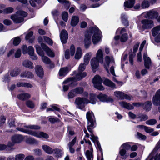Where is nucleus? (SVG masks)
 Masks as SVG:
<instances>
[{
    "mask_svg": "<svg viewBox=\"0 0 160 160\" xmlns=\"http://www.w3.org/2000/svg\"><path fill=\"white\" fill-rule=\"evenodd\" d=\"M87 65L84 63H81L78 67V71L79 72L83 71L85 69L86 66Z\"/></svg>",
    "mask_w": 160,
    "mask_h": 160,
    "instance_id": "obj_52",
    "label": "nucleus"
},
{
    "mask_svg": "<svg viewBox=\"0 0 160 160\" xmlns=\"http://www.w3.org/2000/svg\"><path fill=\"white\" fill-rule=\"evenodd\" d=\"M26 104L27 106L30 108H33L34 107V105L33 102L30 100L27 101Z\"/></svg>",
    "mask_w": 160,
    "mask_h": 160,
    "instance_id": "obj_59",
    "label": "nucleus"
},
{
    "mask_svg": "<svg viewBox=\"0 0 160 160\" xmlns=\"http://www.w3.org/2000/svg\"><path fill=\"white\" fill-rule=\"evenodd\" d=\"M76 141V138L75 137L74 139L68 144V147H72L75 144Z\"/></svg>",
    "mask_w": 160,
    "mask_h": 160,
    "instance_id": "obj_62",
    "label": "nucleus"
},
{
    "mask_svg": "<svg viewBox=\"0 0 160 160\" xmlns=\"http://www.w3.org/2000/svg\"><path fill=\"white\" fill-rule=\"evenodd\" d=\"M114 94L116 97L121 99H126L131 100L132 98V96H129L120 91H115L114 92Z\"/></svg>",
    "mask_w": 160,
    "mask_h": 160,
    "instance_id": "obj_9",
    "label": "nucleus"
},
{
    "mask_svg": "<svg viewBox=\"0 0 160 160\" xmlns=\"http://www.w3.org/2000/svg\"><path fill=\"white\" fill-rule=\"evenodd\" d=\"M6 50V48L5 47H2L0 48V55L3 54Z\"/></svg>",
    "mask_w": 160,
    "mask_h": 160,
    "instance_id": "obj_64",
    "label": "nucleus"
},
{
    "mask_svg": "<svg viewBox=\"0 0 160 160\" xmlns=\"http://www.w3.org/2000/svg\"><path fill=\"white\" fill-rule=\"evenodd\" d=\"M158 13L154 11H150L147 13V18L151 19H154L157 18L158 16Z\"/></svg>",
    "mask_w": 160,
    "mask_h": 160,
    "instance_id": "obj_21",
    "label": "nucleus"
},
{
    "mask_svg": "<svg viewBox=\"0 0 160 160\" xmlns=\"http://www.w3.org/2000/svg\"><path fill=\"white\" fill-rule=\"evenodd\" d=\"M33 152L35 155L38 156L41 155L42 154V150L38 148L34 149L33 150Z\"/></svg>",
    "mask_w": 160,
    "mask_h": 160,
    "instance_id": "obj_57",
    "label": "nucleus"
},
{
    "mask_svg": "<svg viewBox=\"0 0 160 160\" xmlns=\"http://www.w3.org/2000/svg\"><path fill=\"white\" fill-rule=\"evenodd\" d=\"M27 52L29 55L34 54V49L32 46H29Z\"/></svg>",
    "mask_w": 160,
    "mask_h": 160,
    "instance_id": "obj_55",
    "label": "nucleus"
},
{
    "mask_svg": "<svg viewBox=\"0 0 160 160\" xmlns=\"http://www.w3.org/2000/svg\"><path fill=\"white\" fill-rule=\"evenodd\" d=\"M96 59L100 62L102 63L103 60V52L101 49H99L96 53V57L95 58Z\"/></svg>",
    "mask_w": 160,
    "mask_h": 160,
    "instance_id": "obj_18",
    "label": "nucleus"
},
{
    "mask_svg": "<svg viewBox=\"0 0 160 160\" xmlns=\"http://www.w3.org/2000/svg\"><path fill=\"white\" fill-rule=\"evenodd\" d=\"M97 97L98 98L100 101L102 102H112L113 99L110 97H108L105 94L101 93L97 96Z\"/></svg>",
    "mask_w": 160,
    "mask_h": 160,
    "instance_id": "obj_13",
    "label": "nucleus"
},
{
    "mask_svg": "<svg viewBox=\"0 0 160 160\" xmlns=\"http://www.w3.org/2000/svg\"><path fill=\"white\" fill-rule=\"evenodd\" d=\"M121 18L122 22L124 25L126 26H128V23L126 16L125 14H122L121 15Z\"/></svg>",
    "mask_w": 160,
    "mask_h": 160,
    "instance_id": "obj_39",
    "label": "nucleus"
},
{
    "mask_svg": "<svg viewBox=\"0 0 160 160\" xmlns=\"http://www.w3.org/2000/svg\"><path fill=\"white\" fill-rule=\"evenodd\" d=\"M70 53L72 56H73L75 52V48L73 45H72L70 48Z\"/></svg>",
    "mask_w": 160,
    "mask_h": 160,
    "instance_id": "obj_61",
    "label": "nucleus"
},
{
    "mask_svg": "<svg viewBox=\"0 0 160 160\" xmlns=\"http://www.w3.org/2000/svg\"><path fill=\"white\" fill-rule=\"evenodd\" d=\"M70 70V68L68 67L61 68L59 72V76H65L68 72Z\"/></svg>",
    "mask_w": 160,
    "mask_h": 160,
    "instance_id": "obj_19",
    "label": "nucleus"
},
{
    "mask_svg": "<svg viewBox=\"0 0 160 160\" xmlns=\"http://www.w3.org/2000/svg\"><path fill=\"white\" fill-rule=\"evenodd\" d=\"M89 102V100L85 98H77L75 101V103L77 108L82 109L85 107V104Z\"/></svg>",
    "mask_w": 160,
    "mask_h": 160,
    "instance_id": "obj_6",
    "label": "nucleus"
},
{
    "mask_svg": "<svg viewBox=\"0 0 160 160\" xmlns=\"http://www.w3.org/2000/svg\"><path fill=\"white\" fill-rule=\"evenodd\" d=\"M144 108L147 111L150 110L152 106V103L151 101H148L145 102L144 104Z\"/></svg>",
    "mask_w": 160,
    "mask_h": 160,
    "instance_id": "obj_34",
    "label": "nucleus"
},
{
    "mask_svg": "<svg viewBox=\"0 0 160 160\" xmlns=\"http://www.w3.org/2000/svg\"><path fill=\"white\" fill-rule=\"evenodd\" d=\"M23 136L20 134H16L12 138V140L14 143H19L22 142L23 139Z\"/></svg>",
    "mask_w": 160,
    "mask_h": 160,
    "instance_id": "obj_15",
    "label": "nucleus"
},
{
    "mask_svg": "<svg viewBox=\"0 0 160 160\" xmlns=\"http://www.w3.org/2000/svg\"><path fill=\"white\" fill-rule=\"evenodd\" d=\"M94 87L100 90H103L104 88L102 85V81L100 77L98 75L95 76L92 81Z\"/></svg>",
    "mask_w": 160,
    "mask_h": 160,
    "instance_id": "obj_5",
    "label": "nucleus"
},
{
    "mask_svg": "<svg viewBox=\"0 0 160 160\" xmlns=\"http://www.w3.org/2000/svg\"><path fill=\"white\" fill-rule=\"evenodd\" d=\"M92 33L93 34L92 37V41L94 44H97L101 39V32L99 29L96 27L92 28L91 32H88L85 33L84 43L85 47L87 49L91 44V38Z\"/></svg>",
    "mask_w": 160,
    "mask_h": 160,
    "instance_id": "obj_1",
    "label": "nucleus"
},
{
    "mask_svg": "<svg viewBox=\"0 0 160 160\" xmlns=\"http://www.w3.org/2000/svg\"><path fill=\"white\" fill-rule=\"evenodd\" d=\"M54 152L55 156L57 157H61L62 155L61 150L59 148H55L53 149V152Z\"/></svg>",
    "mask_w": 160,
    "mask_h": 160,
    "instance_id": "obj_42",
    "label": "nucleus"
},
{
    "mask_svg": "<svg viewBox=\"0 0 160 160\" xmlns=\"http://www.w3.org/2000/svg\"><path fill=\"white\" fill-rule=\"evenodd\" d=\"M20 72L21 70L19 68H15L10 71V75L12 77H16L19 75Z\"/></svg>",
    "mask_w": 160,
    "mask_h": 160,
    "instance_id": "obj_27",
    "label": "nucleus"
},
{
    "mask_svg": "<svg viewBox=\"0 0 160 160\" xmlns=\"http://www.w3.org/2000/svg\"><path fill=\"white\" fill-rule=\"evenodd\" d=\"M143 58L144 61V65L145 68L149 69L150 66L151 65V61L150 58L147 56V53H144L143 55Z\"/></svg>",
    "mask_w": 160,
    "mask_h": 160,
    "instance_id": "obj_16",
    "label": "nucleus"
},
{
    "mask_svg": "<svg viewBox=\"0 0 160 160\" xmlns=\"http://www.w3.org/2000/svg\"><path fill=\"white\" fill-rule=\"evenodd\" d=\"M30 135L38 138H43L46 139L49 138V135L47 134L42 132H38L32 131Z\"/></svg>",
    "mask_w": 160,
    "mask_h": 160,
    "instance_id": "obj_12",
    "label": "nucleus"
},
{
    "mask_svg": "<svg viewBox=\"0 0 160 160\" xmlns=\"http://www.w3.org/2000/svg\"><path fill=\"white\" fill-rule=\"evenodd\" d=\"M135 3V0H128L124 2V6L128 8L133 7Z\"/></svg>",
    "mask_w": 160,
    "mask_h": 160,
    "instance_id": "obj_28",
    "label": "nucleus"
},
{
    "mask_svg": "<svg viewBox=\"0 0 160 160\" xmlns=\"http://www.w3.org/2000/svg\"><path fill=\"white\" fill-rule=\"evenodd\" d=\"M21 40L20 38L18 37H16L13 38V44L14 46H17L19 44Z\"/></svg>",
    "mask_w": 160,
    "mask_h": 160,
    "instance_id": "obj_50",
    "label": "nucleus"
},
{
    "mask_svg": "<svg viewBox=\"0 0 160 160\" xmlns=\"http://www.w3.org/2000/svg\"><path fill=\"white\" fill-rule=\"evenodd\" d=\"M126 150L124 149L123 148L120 150L119 153L122 159H125L126 158Z\"/></svg>",
    "mask_w": 160,
    "mask_h": 160,
    "instance_id": "obj_45",
    "label": "nucleus"
},
{
    "mask_svg": "<svg viewBox=\"0 0 160 160\" xmlns=\"http://www.w3.org/2000/svg\"><path fill=\"white\" fill-rule=\"evenodd\" d=\"M42 60L45 64H49L50 63V59L47 56H42Z\"/></svg>",
    "mask_w": 160,
    "mask_h": 160,
    "instance_id": "obj_47",
    "label": "nucleus"
},
{
    "mask_svg": "<svg viewBox=\"0 0 160 160\" xmlns=\"http://www.w3.org/2000/svg\"><path fill=\"white\" fill-rule=\"evenodd\" d=\"M87 75L86 72H79L75 76L69 78L68 80L64 81V83H67L69 82V84L70 86H73L77 85V83H74V82L76 81H79L82 78L85 77Z\"/></svg>",
    "mask_w": 160,
    "mask_h": 160,
    "instance_id": "obj_3",
    "label": "nucleus"
},
{
    "mask_svg": "<svg viewBox=\"0 0 160 160\" xmlns=\"http://www.w3.org/2000/svg\"><path fill=\"white\" fill-rule=\"evenodd\" d=\"M36 72L37 75L41 78L43 75V71L42 67L39 65L37 66L35 68Z\"/></svg>",
    "mask_w": 160,
    "mask_h": 160,
    "instance_id": "obj_22",
    "label": "nucleus"
},
{
    "mask_svg": "<svg viewBox=\"0 0 160 160\" xmlns=\"http://www.w3.org/2000/svg\"><path fill=\"white\" fill-rule=\"evenodd\" d=\"M126 32V30L125 28H123L120 30V34L121 35L120 37L119 36H117L114 37L115 40H118L120 39V41L122 42H126L128 39V35L126 33H124Z\"/></svg>",
    "mask_w": 160,
    "mask_h": 160,
    "instance_id": "obj_7",
    "label": "nucleus"
},
{
    "mask_svg": "<svg viewBox=\"0 0 160 160\" xmlns=\"http://www.w3.org/2000/svg\"><path fill=\"white\" fill-rule=\"evenodd\" d=\"M41 45L42 48L46 52L48 56L52 58L55 57V54L54 52L46 44L43 43H41Z\"/></svg>",
    "mask_w": 160,
    "mask_h": 160,
    "instance_id": "obj_11",
    "label": "nucleus"
},
{
    "mask_svg": "<svg viewBox=\"0 0 160 160\" xmlns=\"http://www.w3.org/2000/svg\"><path fill=\"white\" fill-rule=\"evenodd\" d=\"M68 38L67 31L65 30H62L60 34V38L62 43H66L67 42Z\"/></svg>",
    "mask_w": 160,
    "mask_h": 160,
    "instance_id": "obj_14",
    "label": "nucleus"
},
{
    "mask_svg": "<svg viewBox=\"0 0 160 160\" xmlns=\"http://www.w3.org/2000/svg\"><path fill=\"white\" fill-rule=\"evenodd\" d=\"M85 155L88 160H93V156L92 153L89 150L86 151Z\"/></svg>",
    "mask_w": 160,
    "mask_h": 160,
    "instance_id": "obj_38",
    "label": "nucleus"
},
{
    "mask_svg": "<svg viewBox=\"0 0 160 160\" xmlns=\"http://www.w3.org/2000/svg\"><path fill=\"white\" fill-rule=\"evenodd\" d=\"M20 76L22 78H32L33 77V74L31 72L26 71L22 72L20 74Z\"/></svg>",
    "mask_w": 160,
    "mask_h": 160,
    "instance_id": "obj_23",
    "label": "nucleus"
},
{
    "mask_svg": "<svg viewBox=\"0 0 160 160\" xmlns=\"http://www.w3.org/2000/svg\"><path fill=\"white\" fill-rule=\"evenodd\" d=\"M17 126L18 127L16 128L17 130L30 135V134L32 130L27 129V126L26 125L24 124L18 123L17 124Z\"/></svg>",
    "mask_w": 160,
    "mask_h": 160,
    "instance_id": "obj_10",
    "label": "nucleus"
},
{
    "mask_svg": "<svg viewBox=\"0 0 160 160\" xmlns=\"http://www.w3.org/2000/svg\"><path fill=\"white\" fill-rule=\"evenodd\" d=\"M27 15V13L22 11H18L15 14L11 16V18L13 22L16 23H18L22 22L24 18Z\"/></svg>",
    "mask_w": 160,
    "mask_h": 160,
    "instance_id": "obj_2",
    "label": "nucleus"
},
{
    "mask_svg": "<svg viewBox=\"0 0 160 160\" xmlns=\"http://www.w3.org/2000/svg\"><path fill=\"white\" fill-rule=\"evenodd\" d=\"M103 83L104 84L107 86L112 88H115V84L108 79H105L104 80Z\"/></svg>",
    "mask_w": 160,
    "mask_h": 160,
    "instance_id": "obj_30",
    "label": "nucleus"
},
{
    "mask_svg": "<svg viewBox=\"0 0 160 160\" xmlns=\"http://www.w3.org/2000/svg\"><path fill=\"white\" fill-rule=\"evenodd\" d=\"M58 2L63 4L67 9H68L70 6V3L68 1L66 0H58Z\"/></svg>",
    "mask_w": 160,
    "mask_h": 160,
    "instance_id": "obj_43",
    "label": "nucleus"
},
{
    "mask_svg": "<svg viewBox=\"0 0 160 160\" xmlns=\"http://www.w3.org/2000/svg\"><path fill=\"white\" fill-rule=\"evenodd\" d=\"M141 22L142 28L144 29H151L154 26L153 22L151 20L144 19Z\"/></svg>",
    "mask_w": 160,
    "mask_h": 160,
    "instance_id": "obj_8",
    "label": "nucleus"
},
{
    "mask_svg": "<svg viewBox=\"0 0 160 160\" xmlns=\"http://www.w3.org/2000/svg\"><path fill=\"white\" fill-rule=\"evenodd\" d=\"M157 122V120L154 119H152L149 120L146 122V124L150 125H153L155 124Z\"/></svg>",
    "mask_w": 160,
    "mask_h": 160,
    "instance_id": "obj_48",
    "label": "nucleus"
},
{
    "mask_svg": "<svg viewBox=\"0 0 160 160\" xmlns=\"http://www.w3.org/2000/svg\"><path fill=\"white\" fill-rule=\"evenodd\" d=\"M68 13L66 12H64L62 14V18L65 22H67L68 19Z\"/></svg>",
    "mask_w": 160,
    "mask_h": 160,
    "instance_id": "obj_51",
    "label": "nucleus"
},
{
    "mask_svg": "<svg viewBox=\"0 0 160 160\" xmlns=\"http://www.w3.org/2000/svg\"><path fill=\"white\" fill-rule=\"evenodd\" d=\"M14 11L13 8L11 7H8L3 9V13L4 14H9L12 13Z\"/></svg>",
    "mask_w": 160,
    "mask_h": 160,
    "instance_id": "obj_41",
    "label": "nucleus"
},
{
    "mask_svg": "<svg viewBox=\"0 0 160 160\" xmlns=\"http://www.w3.org/2000/svg\"><path fill=\"white\" fill-rule=\"evenodd\" d=\"M99 62L98 60L96 59L95 58H92L91 60L90 63L91 66L92 67L93 70L97 69L98 66Z\"/></svg>",
    "mask_w": 160,
    "mask_h": 160,
    "instance_id": "obj_20",
    "label": "nucleus"
},
{
    "mask_svg": "<svg viewBox=\"0 0 160 160\" xmlns=\"http://www.w3.org/2000/svg\"><path fill=\"white\" fill-rule=\"evenodd\" d=\"M90 132L91 133L90 134L91 137L90 138V139L94 143L96 142L97 141H98V138L97 137H95L93 133L92 129V132Z\"/></svg>",
    "mask_w": 160,
    "mask_h": 160,
    "instance_id": "obj_54",
    "label": "nucleus"
},
{
    "mask_svg": "<svg viewBox=\"0 0 160 160\" xmlns=\"http://www.w3.org/2000/svg\"><path fill=\"white\" fill-rule=\"evenodd\" d=\"M86 117L88 121V130L89 132H91L95 122L93 113L92 112H88L86 114Z\"/></svg>",
    "mask_w": 160,
    "mask_h": 160,
    "instance_id": "obj_4",
    "label": "nucleus"
},
{
    "mask_svg": "<svg viewBox=\"0 0 160 160\" xmlns=\"http://www.w3.org/2000/svg\"><path fill=\"white\" fill-rule=\"evenodd\" d=\"M31 96L28 93H22L17 95V98L20 100H24L30 98Z\"/></svg>",
    "mask_w": 160,
    "mask_h": 160,
    "instance_id": "obj_26",
    "label": "nucleus"
},
{
    "mask_svg": "<svg viewBox=\"0 0 160 160\" xmlns=\"http://www.w3.org/2000/svg\"><path fill=\"white\" fill-rule=\"evenodd\" d=\"M90 100H89V103L92 104H94L96 102V96L95 95L91 94L90 95Z\"/></svg>",
    "mask_w": 160,
    "mask_h": 160,
    "instance_id": "obj_40",
    "label": "nucleus"
},
{
    "mask_svg": "<svg viewBox=\"0 0 160 160\" xmlns=\"http://www.w3.org/2000/svg\"><path fill=\"white\" fill-rule=\"evenodd\" d=\"M42 148L46 153L48 154H51L53 153V149L49 146L44 144L42 146Z\"/></svg>",
    "mask_w": 160,
    "mask_h": 160,
    "instance_id": "obj_17",
    "label": "nucleus"
},
{
    "mask_svg": "<svg viewBox=\"0 0 160 160\" xmlns=\"http://www.w3.org/2000/svg\"><path fill=\"white\" fill-rule=\"evenodd\" d=\"M76 95L74 89L71 90L68 93V97L69 99L72 98Z\"/></svg>",
    "mask_w": 160,
    "mask_h": 160,
    "instance_id": "obj_49",
    "label": "nucleus"
},
{
    "mask_svg": "<svg viewBox=\"0 0 160 160\" xmlns=\"http://www.w3.org/2000/svg\"><path fill=\"white\" fill-rule=\"evenodd\" d=\"M152 102L154 105L158 106L160 103V98L153 96L152 97Z\"/></svg>",
    "mask_w": 160,
    "mask_h": 160,
    "instance_id": "obj_32",
    "label": "nucleus"
},
{
    "mask_svg": "<svg viewBox=\"0 0 160 160\" xmlns=\"http://www.w3.org/2000/svg\"><path fill=\"white\" fill-rule=\"evenodd\" d=\"M79 21V19L78 17L76 16H73L71 21V25L73 27L75 26L78 23Z\"/></svg>",
    "mask_w": 160,
    "mask_h": 160,
    "instance_id": "obj_29",
    "label": "nucleus"
},
{
    "mask_svg": "<svg viewBox=\"0 0 160 160\" xmlns=\"http://www.w3.org/2000/svg\"><path fill=\"white\" fill-rule=\"evenodd\" d=\"M25 155L23 153H19L15 156V160H23L24 158Z\"/></svg>",
    "mask_w": 160,
    "mask_h": 160,
    "instance_id": "obj_44",
    "label": "nucleus"
},
{
    "mask_svg": "<svg viewBox=\"0 0 160 160\" xmlns=\"http://www.w3.org/2000/svg\"><path fill=\"white\" fill-rule=\"evenodd\" d=\"M91 55L92 53L91 52H89L86 54L84 56V63L86 65H87L88 64Z\"/></svg>",
    "mask_w": 160,
    "mask_h": 160,
    "instance_id": "obj_33",
    "label": "nucleus"
},
{
    "mask_svg": "<svg viewBox=\"0 0 160 160\" xmlns=\"http://www.w3.org/2000/svg\"><path fill=\"white\" fill-rule=\"evenodd\" d=\"M74 90L75 92L76 95L77 94H81L83 92V88L82 87H78L74 89Z\"/></svg>",
    "mask_w": 160,
    "mask_h": 160,
    "instance_id": "obj_46",
    "label": "nucleus"
},
{
    "mask_svg": "<svg viewBox=\"0 0 160 160\" xmlns=\"http://www.w3.org/2000/svg\"><path fill=\"white\" fill-rule=\"evenodd\" d=\"M43 38L45 42H46L48 44L50 45H52L53 44L52 41L48 37L46 36H44Z\"/></svg>",
    "mask_w": 160,
    "mask_h": 160,
    "instance_id": "obj_56",
    "label": "nucleus"
},
{
    "mask_svg": "<svg viewBox=\"0 0 160 160\" xmlns=\"http://www.w3.org/2000/svg\"><path fill=\"white\" fill-rule=\"evenodd\" d=\"M22 65L24 67L30 69H33L34 68L33 63L28 60H26L22 62Z\"/></svg>",
    "mask_w": 160,
    "mask_h": 160,
    "instance_id": "obj_24",
    "label": "nucleus"
},
{
    "mask_svg": "<svg viewBox=\"0 0 160 160\" xmlns=\"http://www.w3.org/2000/svg\"><path fill=\"white\" fill-rule=\"evenodd\" d=\"M105 61L108 66L110 63H111L113 65L115 64V62L113 57L112 56L109 57V56H106L105 58Z\"/></svg>",
    "mask_w": 160,
    "mask_h": 160,
    "instance_id": "obj_31",
    "label": "nucleus"
},
{
    "mask_svg": "<svg viewBox=\"0 0 160 160\" xmlns=\"http://www.w3.org/2000/svg\"><path fill=\"white\" fill-rule=\"evenodd\" d=\"M49 121L51 123H53L56 122H59V120L57 118H50L49 119Z\"/></svg>",
    "mask_w": 160,
    "mask_h": 160,
    "instance_id": "obj_63",
    "label": "nucleus"
},
{
    "mask_svg": "<svg viewBox=\"0 0 160 160\" xmlns=\"http://www.w3.org/2000/svg\"><path fill=\"white\" fill-rule=\"evenodd\" d=\"M119 104L122 107L130 110L133 109V106L130 103L126 102H119Z\"/></svg>",
    "mask_w": 160,
    "mask_h": 160,
    "instance_id": "obj_25",
    "label": "nucleus"
},
{
    "mask_svg": "<svg viewBox=\"0 0 160 160\" xmlns=\"http://www.w3.org/2000/svg\"><path fill=\"white\" fill-rule=\"evenodd\" d=\"M40 127L38 125H29L27 126V128L30 129L38 130L40 129Z\"/></svg>",
    "mask_w": 160,
    "mask_h": 160,
    "instance_id": "obj_53",
    "label": "nucleus"
},
{
    "mask_svg": "<svg viewBox=\"0 0 160 160\" xmlns=\"http://www.w3.org/2000/svg\"><path fill=\"white\" fill-rule=\"evenodd\" d=\"M141 6L143 8L148 7L149 6V2L147 1H144L142 3Z\"/></svg>",
    "mask_w": 160,
    "mask_h": 160,
    "instance_id": "obj_58",
    "label": "nucleus"
},
{
    "mask_svg": "<svg viewBox=\"0 0 160 160\" xmlns=\"http://www.w3.org/2000/svg\"><path fill=\"white\" fill-rule=\"evenodd\" d=\"M160 31V25L154 28L152 30L153 36H156Z\"/></svg>",
    "mask_w": 160,
    "mask_h": 160,
    "instance_id": "obj_37",
    "label": "nucleus"
},
{
    "mask_svg": "<svg viewBox=\"0 0 160 160\" xmlns=\"http://www.w3.org/2000/svg\"><path fill=\"white\" fill-rule=\"evenodd\" d=\"M121 147L123 148L125 150H128L130 148L131 146L128 143H125L123 144L121 146Z\"/></svg>",
    "mask_w": 160,
    "mask_h": 160,
    "instance_id": "obj_60",
    "label": "nucleus"
},
{
    "mask_svg": "<svg viewBox=\"0 0 160 160\" xmlns=\"http://www.w3.org/2000/svg\"><path fill=\"white\" fill-rule=\"evenodd\" d=\"M137 118L140 119L141 121H146L148 118L147 115L142 113L138 114Z\"/></svg>",
    "mask_w": 160,
    "mask_h": 160,
    "instance_id": "obj_35",
    "label": "nucleus"
},
{
    "mask_svg": "<svg viewBox=\"0 0 160 160\" xmlns=\"http://www.w3.org/2000/svg\"><path fill=\"white\" fill-rule=\"evenodd\" d=\"M82 55V50L81 49L78 47L77 48L76 53L75 56V58L76 59H79Z\"/></svg>",
    "mask_w": 160,
    "mask_h": 160,
    "instance_id": "obj_36",
    "label": "nucleus"
}]
</instances>
